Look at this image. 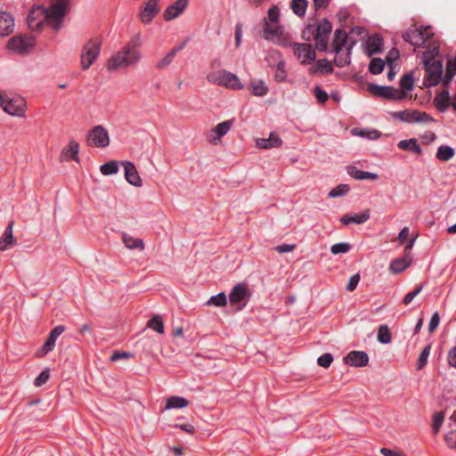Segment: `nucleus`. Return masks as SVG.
Wrapping results in <instances>:
<instances>
[{
  "instance_id": "f257e3e1",
  "label": "nucleus",
  "mask_w": 456,
  "mask_h": 456,
  "mask_svg": "<svg viewBox=\"0 0 456 456\" xmlns=\"http://www.w3.org/2000/svg\"><path fill=\"white\" fill-rule=\"evenodd\" d=\"M68 0H57L49 8L37 6L29 12L27 23L31 30L40 29L47 22L53 29L58 30L66 13Z\"/></svg>"
},
{
  "instance_id": "f03ea898",
  "label": "nucleus",
  "mask_w": 456,
  "mask_h": 456,
  "mask_svg": "<svg viewBox=\"0 0 456 456\" xmlns=\"http://www.w3.org/2000/svg\"><path fill=\"white\" fill-rule=\"evenodd\" d=\"M139 39L128 42L120 51L112 55L107 62V69L114 71L134 66L141 60Z\"/></svg>"
},
{
  "instance_id": "7ed1b4c3",
  "label": "nucleus",
  "mask_w": 456,
  "mask_h": 456,
  "mask_svg": "<svg viewBox=\"0 0 456 456\" xmlns=\"http://www.w3.org/2000/svg\"><path fill=\"white\" fill-rule=\"evenodd\" d=\"M355 44L356 41L349 37L344 29L335 30L331 46L332 53H335L334 63L337 67L343 68L350 64L352 49Z\"/></svg>"
},
{
  "instance_id": "20e7f679",
  "label": "nucleus",
  "mask_w": 456,
  "mask_h": 456,
  "mask_svg": "<svg viewBox=\"0 0 456 456\" xmlns=\"http://www.w3.org/2000/svg\"><path fill=\"white\" fill-rule=\"evenodd\" d=\"M332 31V24L327 19H323L317 27L315 25H308L303 31V37L310 40V36L314 35L316 48L324 52L327 50L330 35Z\"/></svg>"
},
{
  "instance_id": "39448f33",
  "label": "nucleus",
  "mask_w": 456,
  "mask_h": 456,
  "mask_svg": "<svg viewBox=\"0 0 456 456\" xmlns=\"http://www.w3.org/2000/svg\"><path fill=\"white\" fill-rule=\"evenodd\" d=\"M207 79L210 84L234 91L241 90L244 87L240 78L235 74L226 69L209 72L207 76Z\"/></svg>"
},
{
  "instance_id": "423d86ee",
  "label": "nucleus",
  "mask_w": 456,
  "mask_h": 456,
  "mask_svg": "<svg viewBox=\"0 0 456 456\" xmlns=\"http://www.w3.org/2000/svg\"><path fill=\"white\" fill-rule=\"evenodd\" d=\"M102 41L99 37L88 39L83 45L80 54V65L83 70L88 69L100 55Z\"/></svg>"
},
{
  "instance_id": "0eeeda50",
  "label": "nucleus",
  "mask_w": 456,
  "mask_h": 456,
  "mask_svg": "<svg viewBox=\"0 0 456 456\" xmlns=\"http://www.w3.org/2000/svg\"><path fill=\"white\" fill-rule=\"evenodd\" d=\"M433 37L430 27L410 28L403 34V38L416 47H422Z\"/></svg>"
},
{
  "instance_id": "6e6552de",
  "label": "nucleus",
  "mask_w": 456,
  "mask_h": 456,
  "mask_svg": "<svg viewBox=\"0 0 456 456\" xmlns=\"http://www.w3.org/2000/svg\"><path fill=\"white\" fill-rule=\"evenodd\" d=\"M0 107L11 116L25 117L27 102L23 98L7 99L0 94Z\"/></svg>"
},
{
  "instance_id": "1a4fd4ad",
  "label": "nucleus",
  "mask_w": 456,
  "mask_h": 456,
  "mask_svg": "<svg viewBox=\"0 0 456 456\" xmlns=\"http://www.w3.org/2000/svg\"><path fill=\"white\" fill-rule=\"evenodd\" d=\"M86 142L89 146L97 148L109 146L110 136L107 129L101 125L94 126L87 134Z\"/></svg>"
},
{
  "instance_id": "9d476101",
  "label": "nucleus",
  "mask_w": 456,
  "mask_h": 456,
  "mask_svg": "<svg viewBox=\"0 0 456 456\" xmlns=\"http://www.w3.org/2000/svg\"><path fill=\"white\" fill-rule=\"evenodd\" d=\"M35 45V37L28 35H19L12 37L7 44L9 50L19 53H27Z\"/></svg>"
},
{
  "instance_id": "9b49d317",
  "label": "nucleus",
  "mask_w": 456,
  "mask_h": 456,
  "mask_svg": "<svg viewBox=\"0 0 456 456\" xmlns=\"http://www.w3.org/2000/svg\"><path fill=\"white\" fill-rule=\"evenodd\" d=\"M251 297V292L244 283H239L235 285L230 294L229 301L232 305H238V309L241 310L246 306L248 301Z\"/></svg>"
},
{
  "instance_id": "f8f14e48",
  "label": "nucleus",
  "mask_w": 456,
  "mask_h": 456,
  "mask_svg": "<svg viewBox=\"0 0 456 456\" xmlns=\"http://www.w3.org/2000/svg\"><path fill=\"white\" fill-rule=\"evenodd\" d=\"M425 83L428 86L438 85L442 79L443 65L439 61H425Z\"/></svg>"
},
{
  "instance_id": "ddd939ff",
  "label": "nucleus",
  "mask_w": 456,
  "mask_h": 456,
  "mask_svg": "<svg viewBox=\"0 0 456 456\" xmlns=\"http://www.w3.org/2000/svg\"><path fill=\"white\" fill-rule=\"evenodd\" d=\"M289 46L303 65H307L314 61L316 53L311 45L305 43H289Z\"/></svg>"
},
{
  "instance_id": "4468645a",
  "label": "nucleus",
  "mask_w": 456,
  "mask_h": 456,
  "mask_svg": "<svg viewBox=\"0 0 456 456\" xmlns=\"http://www.w3.org/2000/svg\"><path fill=\"white\" fill-rule=\"evenodd\" d=\"M370 92L376 96H382L389 100H402L405 97L404 93L393 87L382 86L378 85H370L369 86Z\"/></svg>"
},
{
  "instance_id": "2eb2a0df",
  "label": "nucleus",
  "mask_w": 456,
  "mask_h": 456,
  "mask_svg": "<svg viewBox=\"0 0 456 456\" xmlns=\"http://www.w3.org/2000/svg\"><path fill=\"white\" fill-rule=\"evenodd\" d=\"M264 37L266 40L275 42L279 45H287L286 39L283 37V28L277 23H266L264 31Z\"/></svg>"
},
{
  "instance_id": "dca6fc26",
  "label": "nucleus",
  "mask_w": 456,
  "mask_h": 456,
  "mask_svg": "<svg viewBox=\"0 0 456 456\" xmlns=\"http://www.w3.org/2000/svg\"><path fill=\"white\" fill-rule=\"evenodd\" d=\"M65 328L62 325L56 326L49 334L44 345L37 351V357H43L53 350L56 339L63 333Z\"/></svg>"
},
{
  "instance_id": "f3484780",
  "label": "nucleus",
  "mask_w": 456,
  "mask_h": 456,
  "mask_svg": "<svg viewBox=\"0 0 456 456\" xmlns=\"http://www.w3.org/2000/svg\"><path fill=\"white\" fill-rule=\"evenodd\" d=\"M13 225L14 221L11 220L4 229V233L0 238V251H5L16 245L17 240L13 237L12 234Z\"/></svg>"
},
{
  "instance_id": "a211bd4d",
  "label": "nucleus",
  "mask_w": 456,
  "mask_h": 456,
  "mask_svg": "<svg viewBox=\"0 0 456 456\" xmlns=\"http://www.w3.org/2000/svg\"><path fill=\"white\" fill-rule=\"evenodd\" d=\"M126 180L132 185L140 187L142 184V179L135 166L131 161H123Z\"/></svg>"
},
{
  "instance_id": "6ab92c4d",
  "label": "nucleus",
  "mask_w": 456,
  "mask_h": 456,
  "mask_svg": "<svg viewBox=\"0 0 456 456\" xmlns=\"http://www.w3.org/2000/svg\"><path fill=\"white\" fill-rule=\"evenodd\" d=\"M345 362L354 367H363L368 364L369 356L363 351H352L345 357Z\"/></svg>"
},
{
  "instance_id": "aec40b11",
  "label": "nucleus",
  "mask_w": 456,
  "mask_h": 456,
  "mask_svg": "<svg viewBox=\"0 0 456 456\" xmlns=\"http://www.w3.org/2000/svg\"><path fill=\"white\" fill-rule=\"evenodd\" d=\"M79 143L74 140H70L69 144L61 150L60 159L61 161H69L71 159L78 162Z\"/></svg>"
},
{
  "instance_id": "412c9836",
  "label": "nucleus",
  "mask_w": 456,
  "mask_h": 456,
  "mask_svg": "<svg viewBox=\"0 0 456 456\" xmlns=\"http://www.w3.org/2000/svg\"><path fill=\"white\" fill-rule=\"evenodd\" d=\"M188 0H176L169 5L164 12V19L171 20L177 18L186 8Z\"/></svg>"
},
{
  "instance_id": "4be33fe9",
  "label": "nucleus",
  "mask_w": 456,
  "mask_h": 456,
  "mask_svg": "<svg viewBox=\"0 0 456 456\" xmlns=\"http://www.w3.org/2000/svg\"><path fill=\"white\" fill-rule=\"evenodd\" d=\"M159 0H148L145 4L143 10L141 12L140 18L143 23H150L159 12L158 8Z\"/></svg>"
},
{
  "instance_id": "5701e85b",
  "label": "nucleus",
  "mask_w": 456,
  "mask_h": 456,
  "mask_svg": "<svg viewBox=\"0 0 456 456\" xmlns=\"http://www.w3.org/2000/svg\"><path fill=\"white\" fill-rule=\"evenodd\" d=\"M270 58L275 60L277 64L274 69V78L277 82H283L287 77V71L285 69V61L281 54L277 52L270 53Z\"/></svg>"
},
{
  "instance_id": "b1692460",
  "label": "nucleus",
  "mask_w": 456,
  "mask_h": 456,
  "mask_svg": "<svg viewBox=\"0 0 456 456\" xmlns=\"http://www.w3.org/2000/svg\"><path fill=\"white\" fill-rule=\"evenodd\" d=\"M14 20L12 16L5 12H0V36L6 37L13 31Z\"/></svg>"
},
{
  "instance_id": "393cba45",
  "label": "nucleus",
  "mask_w": 456,
  "mask_h": 456,
  "mask_svg": "<svg viewBox=\"0 0 456 456\" xmlns=\"http://www.w3.org/2000/svg\"><path fill=\"white\" fill-rule=\"evenodd\" d=\"M282 143L281 139L276 133H271L268 138L256 140V146L260 149H272L280 147Z\"/></svg>"
},
{
  "instance_id": "a878e982",
  "label": "nucleus",
  "mask_w": 456,
  "mask_h": 456,
  "mask_svg": "<svg viewBox=\"0 0 456 456\" xmlns=\"http://www.w3.org/2000/svg\"><path fill=\"white\" fill-rule=\"evenodd\" d=\"M370 218V211L365 210L360 215H344L340 218V222L343 225H348L350 224H361L365 223Z\"/></svg>"
},
{
  "instance_id": "bb28decb",
  "label": "nucleus",
  "mask_w": 456,
  "mask_h": 456,
  "mask_svg": "<svg viewBox=\"0 0 456 456\" xmlns=\"http://www.w3.org/2000/svg\"><path fill=\"white\" fill-rule=\"evenodd\" d=\"M411 264V258L409 255L393 260L389 269L393 273H400L403 272Z\"/></svg>"
},
{
  "instance_id": "cd10ccee",
  "label": "nucleus",
  "mask_w": 456,
  "mask_h": 456,
  "mask_svg": "<svg viewBox=\"0 0 456 456\" xmlns=\"http://www.w3.org/2000/svg\"><path fill=\"white\" fill-rule=\"evenodd\" d=\"M383 49V39L380 36L375 35L367 42L366 53L369 56L379 53Z\"/></svg>"
},
{
  "instance_id": "c85d7f7f",
  "label": "nucleus",
  "mask_w": 456,
  "mask_h": 456,
  "mask_svg": "<svg viewBox=\"0 0 456 456\" xmlns=\"http://www.w3.org/2000/svg\"><path fill=\"white\" fill-rule=\"evenodd\" d=\"M434 105L440 112H444L450 106L449 91L444 90L436 95L434 99Z\"/></svg>"
},
{
  "instance_id": "c756f323",
  "label": "nucleus",
  "mask_w": 456,
  "mask_h": 456,
  "mask_svg": "<svg viewBox=\"0 0 456 456\" xmlns=\"http://www.w3.org/2000/svg\"><path fill=\"white\" fill-rule=\"evenodd\" d=\"M429 120H431V118L426 112H421L419 110H405L404 122L418 123L428 122Z\"/></svg>"
},
{
  "instance_id": "7c9ffc66",
  "label": "nucleus",
  "mask_w": 456,
  "mask_h": 456,
  "mask_svg": "<svg viewBox=\"0 0 456 456\" xmlns=\"http://www.w3.org/2000/svg\"><path fill=\"white\" fill-rule=\"evenodd\" d=\"M189 405V401L184 397L173 395L167 399L164 411L171 409H182Z\"/></svg>"
},
{
  "instance_id": "2f4dec72",
  "label": "nucleus",
  "mask_w": 456,
  "mask_h": 456,
  "mask_svg": "<svg viewBox=\"0 0 456 456\" xmlns=\"http://www.w3.org/2000/svg\"><path fill=\"white\" fill-rule=\"evenodd\" d=\"M348 174L356 180H377L379 178V175L375 173L362 171L354 167H349Z\"/></svg>"
},
{
  "instance_id": "473e14b6",
  "label": "nucleus",
  "mask_w": 456,
  "mask_h": 456,
  "mask_svg": "<svg viewBox=\"0 0 456 456\" xmlns=\"http://www.w3.org/2000/svg\"><path fill=\"white\" fill-rule=\"evenodd\" d=\"M398 147L403 151H409L418 155L422 153V149L418 143L417 139L411 138L409 140H402L398 143Z\"/></svg>"
},
{
  "instance_id": "72a5a7b5",
  "label": "nucleus",
  "mask_w": 456,
  "mask_h": 456,
  "mask_svg": "<svg viewBox=\"0 0 456 456\" xmlns=\"http://www.w3.org/2000/svg\"><path fill=\"white\" fill-rule=\"evenodd\" d=\"M333 70L331 62L327 59L318 60L314 67L309 69L310 74H316L320 72L321 74H328L331 73Z\"/></svg>"
},
{
  "instance_id": "f704fd0d",
  "label": "nucleus",
  "mask_w": 456,
  "mask_h": 456,
  "mask_svg": "<svg viewBox=\"0 0 456 456\" xmlns=\"http://www.w3.org/2000/svg\"><path fill=\"white\" fill-rule=\"evenodd\" d=\"M122 240L125 246L129 249H144V242L141 239L134 238L126 233H124L122 236Z\"/></svg>"
},
{
  "instance_id": "c9c22d12",
  "label": "nucleus",
  "mask_w": 456,
  "mask_h": 456,
  "mask_svg": "<svg viewBox=\"0 0 456 456\" xmlns=\"http://www.w3.org/2000/svg\"><path fill=\"white\" fill-rule=\"evenodd\" d=\"M307 5V0H291L289 4L292 12L300 18L305 16Z\"/></svg>"
},
{
  "instance_id": "e433bc0d",
  "label": "nucleus",
  "mask_w": 456,
  "mask_h": 456,
  "mask_svg": "<svg viewBox=\"0 0 456 456\" xmlns=\"http://www.w3.org/2000/svg\"><path fill=\"white\" fill-rule=\"evenodd\" d=\"M455 154L453 148L448 145H441L436 152V158L442 161L450 160Z\"/></svg>"
},
{
  "instance_id": "4c0bfd02",
  "label": "nucleus",
  "mask_w": 456,
  "mask_h": 456,
  "mask_svg": "<svg viewBox=\"0 0 456 456\" xmlns=\"http://www.w3.org/2000/svg\"><path fill=\"white\" fill-rule=\"evenodd\" d=\"M353 134L369 140H377L381 133L376 129H354Z\"/></svg>"
},
{
  "instance_id": "58836bf2",
  "label": "nucleus",
  "mask_w": 456,
  "mask_h": 456,
  "mask_svg": "<svg viewBox=\"0 0 456 456\" xmlns=\"http://www.w3.org/2000/svg\"><path fill=\"white\" fill-rule=\"evenodd\" d=\"M378 341L381 344L391 343L392 336L387 325L382 324L379 326L378 330Z\"/></svg>"
},
{
  "instance_id": "ea45409f",
  "label": "nucleus",
  "mask_w": 456,
  "mask_h": 456,
  "mask_svg": "<svg viewBox=\"0 0 456 456\" xmlns=\"http://www.w3.org/2000/svg\"><path fill=\"white\" fill-rule=\"evenodd\" d=\"M455 74H456V56H455L454 60H450L447 61L445 76L444 78V84L445 86H448L451 83L452 77L455 76Z\"/></svg>"
},
{
  "instance_id": "a19ab883",
  "label": "nucleus",
  "mask_w": 456,
  "mask_h": 456,
  "mask_svg": "<svg viewBox=\"0 0 456 456\" xmlns=\"http://www.w3.org/2000/svg\"><path fill=\"white\" fill-rule=\"evenodd\" d=\"M251 90L256 96H265L268 93V86L262 80L252 81Z\"/></svg>"
},
{
  "instance_id": "79ce46f5",
  "label": "nucleus",
  "mask_w": 456,
  "mask_h": 456,
  "mask_svg": "<svg viewBox=\"0 0 456 456\" xmlns=\"http://www.w3.org/2000/svg\"><path fill=\"white\" fill-rule=\"evenodd\" d=\"M232 125L231 120L223 121L216 126L212 132L216 134L217 139H220L230 131Z\"/></svg>"
},
{
  "instance_id": "37998d69",
  "label": "nucleus",
  "mask_w": 456,
  "mask_h": 456,
  "mask_svg": "<svg viewBox=\"0 0 456 456\" xmlns=\"http://www.w3.org/2000/svg\"><path fill=\"white\" fill-rule=\"evenodd\" d=\"M148 327L156 330L159 334L164 333V322L162 317L160 315L153 316L148 322Z\"/></svg>"
},
{
  "instance_id": "c03bdc74",
  "label": "nucleus",
  "mask_w": 456,
  "mask_h": 456,
  "mask_svg": "<svg viewBox=\"0 0 456 456\" xmlns=\"http://www.w3.org/2000/svg\"><path fill=\"white\" fill-rule=\"evenodd\" d=\"M414 86V77L411 74H405L400 79L402 93L411 91Z\"/></svg>"
},
{
  "instance_id": "a18cd8bd",
  "label": "nucleus",
  "mask_w": 456,
  "mask_h": 456,
  "mask_svg": "<svg viewBox=\"0 0 456 456\" xmlns=\"http://www.w3.org/2000/svg\"><path fill=\"white\" fill-rule=\"evenodd\" d=\"M100 170L104 175H110L117 174L118 171V162L115 160L109 161L101 166Z\"/></svg>"
},
{
  "instance_id": "49530a36",
  "label": "nucleus",
  "mask_w": 456,
  "mask_h": 456,
  "mask_svg": "<svg viewBox=\"0 0 456 456\" xmlns=\"http://www.w3.org/2000/svg\"><path fill=\"white\" fill-rule=\"evenodd\" d=\"M385 67V62L380 58H374L370 61L369 65V70L374 75L380 74Z\"/></svg>"
},
{
  "instance_id": "de8ad7c7",
  "label": "nucleus",
  "mask_w": 456,
  "mask_h": 456,
  "mask_svg": "<svg viewBox=\"0 0 456 456\" xmlns=\"http://www.w3.org/2000/svg\"><path fill=\"white\" fill-rule=\"evenodd\" d=\"M227 304V297L224 292H220L212 296L207 302L208 305L224 306Z\"/></svg>"
},
{
  "instance_id": "09e8293b",
  "label": "nucleus",
  "mask_w": 456,
  "mask_h": 456,
  "mask_svg": "<svg viewBox=\"0 0 456 456\" xmlns=\"http://www.w3.org/2000/svg\"><path fill=\"white\" fill-rule=\"evenodd\" d=\"M352 246L348 242H339L331 246L330 251L333 255L345 254L351 249Z\"/></svg>"
},
{
  "instance_id": "8fccbe9b",
  "label": "nucleus",
  "mask_w": 456,
  "mask_h": 456,
  "mask_svg": "<svg viewBox=\"0 0 456 456\" xmlns=\"http://www.w3.org/2000/svg\"><path fill=\"white\" fill-rule=\"evenodd\" d=\"M444 419V414L442 411H437L433 415L432 428L434 434L436 435L442 427Z\"/></svg>"
},
{
  "instance_id": "3c124183",
  "label": "nucleus",
  "mask_w": 456,
  "mask_h": 456,
  "mask_svg": "<svg viewBox=\"0 0 456 456\" xmlns=\"http://www.w3.org/2000/svg\"><path fill=\"white\" fill-rule=\"evenodd\" d=\"M430 349H431L430 346H427L426 347H424V349L420 353V354L419 356V359H418V362H417V369L419 370L423 369L424 366L427 364L428 358L429 354H430Z\"/></svg>"
},
{
  "instance_id": "603ef678",
  "label": "nucleus",
  "mask_w": 456,
  "mask_h": 456,
  "mask_svg": "<svg viewBox=\"0 0 456 456\" xmlns=\"http://www.w3.org/2000/svg\"><path fill=\"white\" fill-rule=\"evenodd\" d=\"M174 59V53L168 52L166 56L158 61L156 63V68L159 69H165L173 62Z\"/></svg>"
},
{
  "instance_id": "864d4df0",
  "label": "nucleus",
  "mask_w": 456,
  "mask_h": 456,
  "mask_svg": "<svg viewBox=\"0 0 456 456\" xmlns=\"http://www.w3.org/2000/svg\"><path fill=\"white\" fill-rule=\"evenodd\" d=\"M348 191H349V187L347 184H339L337 187L333 188L329 192V196L331 198L344 196L348 192Z\"/></svg>"
},
{
  "instance_id": "5fc2aeb1",
  "label": "nucleus",
  "mask_w": 456,
  "mask_h": 456,
  "mask_svg": "<svg viewBox=\"0 0 456 456\" xmlns=\"http://www.w3.org/2000/svg\"><path fill=\"white\" fill-rule=\"evenodd\" d=\"M314 94L317 102L320 103H325L329 99L328 94L325 91H323L319 86H316L314 87Z\"/></svg>"
},
{
  "instance_id": "6e6d98bb",
  "label": "nucleus",
  "mask_w": 456,
  "mask_h": 456,
  "mask_svg": "<svg viewBox=\"0 0 456 456\" xmlns=\"http://www.w3.org/2000/svg\"><path fill=\"white\" fill-rule=\"evenodd\" d=\"M333 361V356L330 353H326L317 359V363L323 367V368H329Z\"/></svg>"
},
{
  "instance_id": "4d7b16f0",
  "label": "nucleus",
  "mask_w": 456,
  "mask_h": 456,
  "mask_svg": "<svg viewBox=\"0 0 456 456\" xmlns=\"http://www.w3.org/2000/svg\"><path fill=\"white\" fill-rule=\"evenodd\" d=\"M444 441L449 448L456 450V430L448 432L444 436Z\"/></svg>"
},
{
  "instance_id": "13d9d810",
  "label": "nucleus",
  "mask_w": 456,
  "mask_h": 456,
  "mask_svg": "<svg viewBox=\"0 0 456 456\" xmlns=\"http://www.w3.org/2000/svg\"><path fill=\"white\" fill-rule=\"evenodd\" d=\"M422 289H423V286L420 284V285L416 286V288L411 292L407 293L405 295V297H403V304L409 305L413 300V298L420 293Z\"/></svg>"
},
{
  "instance_id": "bf43d9fd",
  "label": "nucleus",
  "mask_w": 456,
  "mask_h": 456,
  "mask_svg": "<svg viewBox=\"0 0 456 456\" xmlns=\"http://www.w3.org/2000/svg\"><path fill=\"white\" fill-rule=\"evenodd\" d=\"M50 378V373L48 370H43L35 379L34 385L36 387H41L45 384Z\"/></svg>"
},
{
  "instance_id": "052dcab7",
  "label": "nucleus",
  "mask_w": 456,
  "mask_h": 456,
  "mask_svg": "<svg viewBox=\"0 0 456 456\" xmlns=\"http://www.w3.org/2000/svg\"><path fill=\"white\" fill-rule=\"evenodd\" d=\"M280 19V10L276 6H273L268 10V20L271 23H278Z\"/></svg>"
},
{
  "instance_id": "680f3d73",
  "label": "nucleus",
  "mask_w": 456,
  "mask_h": 456,
  "mask_svg": "<svg viewBox=\"0 0 456 456\" xmlns=\"http://www.w3.org/2000/svg\"><path fill=\"white\" fill-rule=\"evenodd\" d=\"M439 322H440L439 314H438V312H436L433 314V315L429 321V323H428L429 332H433L437 328Z\"/></svg>"
},
{
  "instance_id": "e2e57ef3",
  "label": "nucleus",
  "mask_w": 456,
  "mask_h": 456,
  "mask_svg": "<svg viewBox=\"0 0 456 456\" xmlns=\"http://www.w3.org/2000/svg\"><path fill=\"white\" fill-rule=\"evenodd\" d=\"M296 248L294 244H282L278 245L274 248V250L280 254L291 252Z\"/></svg>"
},
{
  "instance_id": "0e129e2a",
  "label": "nucleus",
  "mask_w": 456,
  "mask_h": 456,
  "mask_svg": "<svg viewBox=\"0 0 456 456\" xmlns=\"http://www.w3.org/2000/svg\"><path fill=\"white\" fill-rule=\"evenodd\" d=\"M359 281H360V275H359V274H354V275H353V276L350 278V280H349V281H348V283H347V285H346V289H347L348 291H353V290H354V289H356V287H357V285H358Z\"/></svg>"
},
{
  "instance_id": "69168bd1",
  "label": "nucleus",
  "mask_w": 456,
  "mask_h": 456,
  "mask_svg": "<svg viewBox=\"0 0 456 456\" xmlns=\"http://www.w3.org/2000/svg\"><path fill=\"white\" fill-rule=\"evenodd\" d=\"M448 363L453 367L456 368V346L452 348L448 353Z\"/></svg>"
},
{
  "instance_id": "338daca9",
  "label": "nucleus",
  "mask_w": 456,
  "mask_h": 456,
  "mask_svg": "<svg viewBox=\"0 0 456 456\" xmlns=\"http://www.w3.org/2000/svg\"><path fill=\"white\" fill-rule=\"evenodd\" d=\"M242 37L241 24H237L235 27V45L237 47L240 45Z\"/></svg>"
},
{
  "instance_id": "774afa93",
  "label": "nucleus",
  "mask_w": 456,
  "mask_h": 456,
  "mask_svg": "<svg viewBox=\"0 0 456 456\" xmlns=\"http://www.w3.org/2000/svg\"><path fill=\"white\" fill-rule=\"evenodd\" d=\"M410 234V230L408 227H403L398 235V240L401 244L404 243L408 239Z\"/></svg>"
}]
</instances>
